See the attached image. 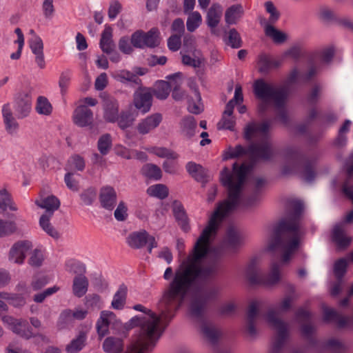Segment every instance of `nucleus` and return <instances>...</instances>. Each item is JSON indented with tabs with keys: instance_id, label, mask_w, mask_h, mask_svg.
<instances>
[{
	"instance_id": "f257e3e1",
	"label": "nucleus",
	"mask_w": 353,
	"mask_h": 353,
	"mask_svg": "<svg viewBox=\"0 0 353 353\" xmlns=\"http://www.w3.org/2000/svg\"><path fill=\"white\" fill-rule=\"evenodd\" d=\"M248 170V165L243 163L238 166L236 163L233 164L232 172L226 168L223 170L221 181L228 189V198L218 205L211 215L208 225L196 241L186 259L185 265H199L206 257L214 262H218L221 259V252L217 250L214 253L211 252L210 245L215 237L222 221L238 208H246L254 203V200L245 199L242 196L243 185Z\"/></svg>"
},
{
	"instance_id": "f03ea898",
	"label": "nucleus",
	"mask_w": 353,
	"mask_h": 353,
	"mask_svg": "<svg viewBox=\"0 0 353 353\" xmlns=\"http://www.w3.org/2000/svg\"><path fill=\"white\" fill-rule=\"evenodd\" d=\"M204 266L168 267L163 277L172 279L169 288L163 292L159 301V307L166 312H172L190 300L197 281L204 276L201 268ZM164 312V311H163ZM164 315L162 313V316Z\"/></svg>"
},
{
	"instance_id": "7ed1b4c3",
	"label": "nucleus",
	"mask_w": 353,
	"mask_h": 353,
	"mask_svg": "<svg viewBox=\"0 0 353 353\" xmlns=\"http://www.w3.org/2000/svg\"><path fill=\"white\" fill-rule=\"evenodd\" d=\"M275 243H270L262 252L252 255L251 265L264 262L266 252L272 251L276 246L281 248L279 262L290 263L294 253L301 245L303 232L297 218L282 220L278 224L276 231Z\"/></svg>"
},
{
	"instance_id": "20e7f679",
	"label": "nucleus",
	"mask_w": 353,
	"mask_h": 353,
	"mask_svg": "<svg viewBox=\"0 0 353 353\" xmlns=\"http://www.w3.org/2000/svg\"><path fill=\"white\" fill-rule=\"evenodd\" d=\"M269 129L270 123L267 121L261 123H248L245 128V138L249 141L257 139L259 141L251 144L248 149L236 145L230 150V157L236 158L246 154L254 161L271 159L274 156V151L268 137Z\"/></svg>"
},
{
	"instance_id": "39448f33",
	"label": "nucleus",
	"mask_w": 353,
	"mask_h": 353,
	"mask_svg": "<svg viewBox=\"0 0 353 353\" xmlns=\"http://www.w3.org/2000/svg\"><path fill=\"white\" fill-rule=\"evenodd\" d=\"M134 309L143 314L130 320L132 325L139 327L140 334L137 342L130 347L128 353H144L154 345L157 339L160 317L141 305H134Z\"/></svg>"
},
{
	"instance_id": "423d86ee",
	"label": "nucleus",
	"mask_w": 353,
	"mask_h": 353,
	"mask_svg": "<svg viewBox=\"0 0 353 353\" xmlns=\"http://www.w3.org/2000/svg\"><path fill=\"white\" fill-rule=\"evenodd\" d=\"M254 91L256 96L261 100L258 106V110L261 114L267 110L270 103H273L276 108L283 109L288 96L285 88L275 86L261 79L255 81ZM279 117L283 122L286 121V115L283 110H281Z\"/></svg>"
},
{
	"instance_id": "0eeeda50",
	"label": "nucleus",
	"mask_w": 353,
	"mask_h": 353,
	"mask_svg": "<svg viewBox=\"0 0 353 353\" xmlns=\"http://www.w3.org/2000/svg\"><path fill=\"white\" fill-rule=\"evenodd\" d=\"M32 98L30 92L22 91L17 94L14 100V110L19 119L29 116L32 111Z\"/></svg>"
},
{
	"instance_id": "6e6552de",
	"label": "nucleus",
	"mask_w": 353,
	"mask_h": 353,
	"mask_svg": "<svg viewBox=\"0 0 353 353\" xmlns=\"http://www.w3.org/2000/svg\"><path fill=\"white\" fill-rule=\"evenodd\" d=\"M32 248V243L28 240H20L12 244L8 252V261L10 263L22 264L26 257V253Z\"/></svg>"
},
{
	"instance_id": "1a4fd4ad",
	"label": "nucleus",
	"mask_w": 353,
	"mask_h": 353,
	"mask_svg": "<svg viewBox=\"0 0 353 353\" xmlns=\"http://www.w3.org/2000/svg\"><path fill=\"white\" fill-rule=\"evenodd\" d=\"M162 119L163 117L160 113L150 114L138 123L137 130L141 135L147 134L157 128Z\"/></svg>"
},
{
	"instance_id": "9d476101",
	"label": "nucleus",
	"mask_w": 353,
	"mask_h": 353,
	"mask_svg": "<svg viewBox=\"0 0 353 353\" xmlns=\"http://www.w3.org/2000/svg\"><path fill=\"white\" fill-rule=\"evenodd\" d=\"M2 117L6 131L10 135H15L19 130V124L13 115L9 103L2 107Z\"/></svg>"
},
{
	"instance_id": "9b49d317",
	"label": "nucleus",
	"mask_w": 353,
	"mask_h": 353,
	"mask_svg": "<svg viewBox=\"0 0 353 353\" xmlns=\"http://www.w3.org/2000/svg\"><path fill=\"white\" fill-rule=\"evenodd\" d=\"M72 119L73 122L79 127L89 126L93 123V113L88 106L81 105L74 110Z\"/></svg>"
},
{
	"instance_id": "f8f14e48",
	"label": "nucleus",
	"mask_w": 353,
	"mask_h": 353,
	"mask_svg": "<svg viewBox=\"0 0 353 353\" xmlns=\"http://www.w3.org/2000/svg\"><path fill=\"white\" fill-rule=\"evenodd\" d=\"M117 321L116 316L110 311H102L97 321L96 328L99 336L101 339L108 334L109 327Z\"/></svg>"
},
{
	"instance_id": "ddd939ff",
	"label": "nucleus",
	"mask_w": 353,
	"mask_h": 353,
	"mask_svg": "<svg viewBox=\"0 0 353 353\" xmlns=\"http://www.w3.org/2000/svg\"><path fill=\"white\" fill-rule=\"evenodd\" d=\"M332 240L339 250H345L350 245L352 238L345 234L342 223L336 224L332 232Z\"/></svg>"
},
{
	"instance_id": "4468645a",
	"label": "nucleus",
	"mask_w": 353,
	"mask_h": 353,
	"mask_svg": "<svg viewBox=\"0 0 353 353\" xmlns=\"http://www.w3.org/2000/svg\"><path fill=\"white\" fill-rule=\"evenodd\" d=\"M152 98V94L148 91L139 90L134 94L133 103L137 110L145 114L150 110Z\"/></svg>"
},
{
	"instance_id": "2eb2a0df",
	"label": "nucleus",
	"mask_w": 353,
	"mask_h": 353,
	"mask_svg": "<svg viewBox=\"0 0 353 353\" xmlns=\"http://www.w3.org/2000/svg\"><path fill=\"white\" fill-rule=\"evenodd\" d=\"M29 45L32 52L34 54L37 65L41 69L44 68L46 62L42 39L38 35H34L30 39Z\"/></svg>"
},
{
	"instance_id": "dca6fc26",
	"label": "nucleus",
	"mask_w": 353,
	"mask_h": 353,
	"mask_svg": "<svg viewBox=\"0 0 353 353\" xmlns=\"http://www.w3.org/2000/svg\"><path fill=\"white\" fill-rule=\"evenodd\" d=\"M99 201L103 208L112 210L117 203V192L111 186H104L101 188Z\"/></svg>"
},
{
	"instance_id": "f3484780",
	"label": "nucleus",
	"mask_w": 353,
	"mask_h": 353,
	"mask_svg": "<svg viewBox=\"0 0 353 353\" xmlns=\"http://www.w3.org/2000/svg\"><path fill=\"white\" fill-rule=\"evenodd\" d=\"M149 233L145 230L131 232L126 238V243L132 249H141L148 244Z\"/></svg>"
},
{
	"instance_id": "a211bd4d",
	"label": "nucleus",
	"mask_w": 353,
	"mask_h": 353,
	"mask_svg": "<svg viewBox=\"0 0 353 353\" xmlns=\"http://www.w3.org/2000/svg\"><path fill=\"white\" fill-rule=\"evenodd\" d=\"M3 321L8 327L16 334L26 339H29L32 336L31 332L26 330V323L23 321L15 319L11 316H4Z\"/></svg>"
},
{
	"instance_id": "6ab92c4d",
	"label": "nucleus",
	"mask_w": 353,
	"mask_h": 353,
	"mask_svg": "<svg viewBox=\"0 0 353 353\" xmlns=\"http://www.w3.org/2000/svg\"><path fill=\"white\" fill-rule=\"evenodd\" d=\"M223 13L222 6L218 3H212L206 14V23L211 29L212 33H215V28L220 23Z\"/></svg>"
},
{
	"instance_id": "aec40b11",
	"label": "nucleus",
	"mask_w": 353,
	"mask_h": 353,
	"mask_svg": "<svg viewBox=\"0 0 353 353\" xmlns=\"http://www.w3.org/2000/svg\"><path fill=\"white\" fill-rule=\"evenodd\" d=\"M88 314V311L85 309L77 307L74 311L65 310L60 314L58 325L62 329L65 327V324L71 322L73 319L81 320L83 319Z\"/></svg>"
},
{
	"instance_id": "412c9836",
	"label": "nucleus",
	"mask_w": 353,
	"mask_h": 353,
	"mask_svg": "<svg viewBox=\"0 0 353 353\" xmlns=\"http://www.w3.org/2000/svg\"><path fill=\"white\" fill-rule=\"evenodd\" d=\"M103 118L110 123H114L118 119L119 117V103L112 97L104 100L103 102Z\"/></svg>"
},
{
	"instance_id": "4be33fe9",
	"label": "nucleus",
	"mask_w": 353,
	"mask_h": 353,
	"mask_svg": "<svg viewBox=\"0 0 353 353\" xmlns=\"http://www.w3.org/2000/svg\"><path fill=\"white\" fill-rule=\"evenodd\" d=\"M112 77L116 81L123 83H130L132 85L139 86L141 84V79L132 72L127 70H119L112 73Z\"/></svg>"
},
{
	"instance_id": "5701e85b",
	"label": "nucleus",
	"mask_w": 353,
	"mask_h": 353,
	"mask_svg": "<svg viewBox=\"0 0 353 353\" xmlns=\"http://www.w3.org/2000/svg\"><path fill=\"white\" fill-rule=\"evenodd\" d=\"M179 126L181 134L187 139H191L197 132V123L192 116L183 117L179 123Z\"/></svg>"
},
{
	"instance_id": "b1692460",
	"label": "nucleus",
	"mask_w": 353,
	"mask_h": 353,
	"mask_svg": "<svg viewBox=\"0 0 353 353\" xmlns=\"http://www.w3.org/2000/svg\"><path fill=\"white\" fill-rule=\"evenodd\" d=\"M34 203L40 208L46 210V214L50 215H52L54 212L59 209L61 204L59 199L54 195L36 200Z\"/></svg>"
},
{
	"instance_id": "393cba45",
	"label": "nucleus",
	"mask_w": 353,
	"mask_h": 353,
	"mask_svg": "<svg viewBox=\"0 0 353 353\" xmlns=\"http://www.w3.org/2000/svg\"><path fill=\"white\" fill-rule=\"evenodd\" d=\"M100 48L104 53L111 54L114 50L115 45L112 40V29L105 26L100 40Z\"/></svg>"
},
{
	"instance_id": "a878e982",
	"label": "nucleus",
	"mask_w": 353,
	"mask_h": 353,
	"mask_svg": "<svg viewBox=\"0 0 353 353\" xmlns=\"http://www.w3.org/2000/svg\"><path fill=\"white\" fill-rule=\"evenodd\" d=\"M243 6L240 4H234L230 6L225 12V21L228 25L237 23L243 14Z\"/></svg>"
},
{
	"instance_id": "bb28decb",
	"label": "nucleus",
	"mask_w": 353,
	"mask_h": 353,
	"mask_svg": "<svg viewBox=\"0 0 353 353\" xmlns=\"http://www.w3.org/2000/svg\"><path fill=\"white\" fill-rule=\"evenodd\" d=\"M123 348V343L120 338L109 336L103 343V350L106 353H120Z\"/></svg>"
},
{
	"instance_id": "cd10ccee",
	"label": "nucleus",
	"mask_w": 353,
	"mask_h": 353,
	"mask_svg": "<svg viewBox=\"0 0 353 353\" xmlns=\"http://www.w3.org/2000/svg\"><path fill=\"white\" fill-rule=\"evenodd\" d=\"M186 169L188 173L199 181H203L210 176L208 172L204 168L194 162L188 163Z\"/></svg>"
},
{
	"instance_id": "c85d7f7f",
	"label": "nucleus",
	"mask_w": 353,
	"mask_h": 353,
	"mask_svg": "<svg viewBox=\"0 0 353 353\" xmlns=\"http://www.w3.org/2000/svg\"><path fill=\"white\" fill-rule=\"evenodd\" d=\"M19 231L17 222L14 220L0 219V239L12 236Z\"/></svg>"
},
{
	"instance_id": "c756f323",
	"label": "nucleus",
	"mask_w": 353,
	"mask_h": 353,
	"mask_svg": "<svg viewBox=\"0 0 353 353\" xmlns=\"http://www.w3.org/2000/svg\"><path fill=\"white\" fill-rule=\"evenodd\" d=\"M8 210L16 212L18 207L13 201L10 194L6 189L0 190V213L4 212Z\"/></svg>"
},
{
	"instance_id": "7c9ffc66",
	"label": "nucleus",
	"mask_w": 353,
	"mask_h": 353,
	"mask_svg": "<svg viewBox=\"0 0 353 353\" xmlns=\"http://www.w3.org/2000/svg\"><path fill=\"white\" fill-rule=\"evenodd\" d=\"M173 213L181 228L184 231H188L189 230L188 219L183 207L180 203H174Z\"/></svg>"
},
{
	"instance_id": "2f4dec72",
	"label": "nucleus",
	"mask_w": 353,
	"mask_h": 353,
	"mask_svg": "<svg viewBox=\"0 0 353 353\" xmlns=\"http://www.w3.org/2000/svg\"><path fill=\"white\" fill-rule=\"evenodd\" d=\"M299 164L297 154L296 153H288L286 157V163L282 167L281 173L283 175H288L296 172Z\"/></svg>"
},
{
	"instance_id": "473e14b6",
	"label": "nucleus",
	"mask_w": 353,
	"mask_h": 353,
	"mask_svg": "<svg viewBox=\"0 0 353 353\" xmlns=\"http://www.w3.org/2000/svg\"><path fill=\"white\" fill-rule=\"evenodd\" d=\"M168 80L169 82L161 81L156 85L154 96L157 99L163 100L168 97L172 86H174L173 79Z\"/></svg>"
},
{
	"instance_id": "72a5a7b5",
	"label": "nucleus",
	"mask_w": 353,
	"mask_h": 353,
	"mask_svg": "<svg viewBox=\"0 0 353 353\" xmlns=\"http://www.w3.org/2000/svg\"><path fill=\"white\" fill-rule=\"evenodd\" d=\"M138 114L135 112L125 111L121 112L120 116L118 117V119L116 121L118 123V125L122 130H125L128 128L131 127Z\"/></svg>"
},
{
	"instance_id": "f704fd0d",
	"label": "nucleus",
	"mask_w": 353,
	"mask_h": 353,
	"mask_svg": "<svg viewBox=\"0 0 353 353\" xmlns=\"http://www.w3.org/2000/svg\"><path fill=\"white\" fill-rule=\"evenodd\" d=\"M52 215L48 214H44L41 216L39 219V225L41 228L50 236L57 239L59 238V233L56 230L55 228L50 223V219Z\"/></svg>"
},
{
	"instance_id": "c9c22d12",
	"label": "nucleus",
	"mask_w": 353,
	"mask_h": 353,
	"mask_svg": "<svg viewBox=\"0 0 353 353\" xmlns=\"http://www.w3.org/2000/svg\"><path fill=\"white\" fill-rule=\"evenodd\" d=\"M86 335L84 333H80L75 339L67 345L65 350L68 353H77L85 346Z\"/></svg>"
},
{
	"instance_id": "e433bc0d",
	"label": "nucleus",
	"mask_w": 353,
	"mask_h": 353,
	"mask_svg": "<svg viewBox=\"0 0 353 353\" xmlns=\"http://www.w3.org/2000/svg\"><path fill=\"white\" fill-rule=\"evenodd\" d=\"M35 110L39 114L48 116L52 112V106L46 97L39 96L37 99Z\"/></svg>"
},
{
	"instance_id": "4c0bfd02",
	"label": "nucleus",
	"mask_w": 353,
	"mask_h": 353,
	"mask_svg": "<svg viewBox=\"0 0 353 353\" xmlns=\"http://www.w3.org/2000/svg\"><path fill=\"white\" fill-rule=\"evenodd\" d=\"M127 294V288L122 285L114 295L112 307L116 310L122 309L124 306Z\"/></svg>"
},
{
	"instance_id": "58836bf2",
	"label": "nucleus",
	"mask_w": 353,
	"mask_h": 353,
	"mask_svg": "<svg viewBox=\"0 0 353 353\" xmlns=\"http://www.w3.org/2000/svg\"><path fill=\"white\" fill-rule=\"evenodd\" d=\"M227 237L228 243L234 248L241 245L245 241L243 235L234 227H230L228 229Z\"/></svg>"
},
{
	"instance_id": "ea45409f",
	"label": "nucleus",
	"mask_w": 353,
	"mask_h": 353,
	"mask_svg": "<svg viewBox=\"0 0 353 353\" xmlns=\"http://www.w3.org/2000/svg\"><path fill=\"white\" fill-rule=\"evenodd\" d=\"M88 283L84 276L75 277L73 282V292L75 296L81 297L88 290Z\"/></svg>"
},
{
	"instance_id": "a19ab883",
	"label": "nucleus",
	"mask_w": 353,
	"mask_h": 353,
	"mask_svg": "<svg viewBox=\"0 0 353 353\" xmlns=\"http://www.w3.org/2000/svg\"><path fill=\"white\" fill-rule=\"evenodd\" d=\"M194 99H189L188 110L192 114H199L203 110V105L201 103V97L198 90H194Z\"/></svg>"
},
{
	"instance_id": "79ce46f5",
	"label": "nucleus",
	"mask_w": 353,
	"mask_h": 353,
	"mask_svg": "<svg viewBox=\"0 0 353 353\" xmlns=\"http://www.w3.org/2000/svg\"><path fill=\"white\" fill-rule=\"evenodd\" d=\"M265 34L270 37L274 43H282L285 42L288 36L284 32L276 29L271 25H267L265 29Z\"/></svg>"
},
{
	"instance_id": "37998d69",
	"label": "nucleus",
	"mask_w": 353,
	"mask_h": 353,
	"mask_svg": "<svg viewBox=\"0 0 353 353\" xmlns=\"http://www.w3.org/2000/svg\"><path fill=\"white\" fill-rule=\"evenodd\" d=\"M141 172L146 177L154 180H159L162 176L160 168L152 163H148L143 165Z\"/></svg>"
},
{
	"instance_id": "c03bdc74",
	"label": "nucleus",
	"mask_w": 353,
	"mask_h": 353,
	"mask_svg": "<svg viewBox=\"0 0 353 353\" xmlns=\"http://www.w3.org/2000/svg\"><path fill=\"white\" fill-rule=\"evenodd\" d=\"M147 193L150 196L163 199L168 195V189L166 185L159 183L150 186L147 189Z\"/></svg>"
},
{
	"instance_id": "a18cd8bd",
	"label": "nucleus",
	"mask_w": 353,
	"mask_h": 353,
	"mask_svg": "<svg viewBox=\"0 0 353 353\" xmlns=\"http://www.w3.org/2000/svg\"><path fill=\"white\" fill-rule=\"evenodd\" d=\"M202 23V17L201 14L197 12H192L189 13V15L186 21L187 30L192 32L196 28H198Z\"/></svg>"
},
{
	"instance_id": "49530a36",
	"label": "nucleus",
	"mask_w": 353,
	"mask_h": 353,
	"mask_svg": "<svg viewBox=\"0 0 353 353\" xmlns=\"http://www.w3.org/2000/svg\"><path fill=\"white\" fill-rule=\"evenodd\" d=\"M182 62L184 65L197 68L201 66V64L203 63V58L201 55L200 52L198 51L194 54V57L183 54L182 56Z\"/></svg>"
},
{
	"instance_id": "de8ad7c7",
	"label": "nucleus",
	"mask_w": 353,
	"mask_h": 353,
	"mask_svg": "<svg viewBox=\"0 0 353 353\" xmlns=\"http://www.w3.org/2000/svg\"><path fill=\"white\" fill-rule=\"evenodd\" d=\"M112 137L109 134H103L99 139L97 148L102 155H106L112 147Z\"/></svg>"
},
{
	"instance_id": "09e8293b",
	"label": "nucleus",
	"mask_w": 353,
	"mask_h": 353,
	"mask_svg": "<svg viewBox=\"0 0 353 353\" xmlns=\"http://www.w3.org/2000/svg\"><path fill=\"white\" fill-rule=\"evenodd\" d=\"M159 31L157 28H152L147 33H144L145 46L153 48L160 42Z\"/></svg>"
},
{
	"instance_id": "8fccbe9b",
	"label": "nucleus",
	"mask_w": 353,
	"mask_h": 353,
	"mask_svg": "<svg viewBox=\"0 0 353 353\" xmlns=\"http://www.w3.org/2000/svg\"><path fill=\"white\" fill-rule=\"evenodd\" d=\"M168 79H173L174 86H172V88L173 89L172 97L175 100H181L184 96V92L179 89V87L181 84L180 74H175L170 75V76L168 77Z\"/></svg>"
},
{
	"instance_id": "3c124183",
	"label": "nucleus",
	"mask_w": 353,
	"mask_h": 353,
	"mask_svg": "<svg viewBox=\"0 0 353 353\" xmlns=\"http://www.w3.org/2000/svg\"><path fill=\"white\" fill-rule=\"evenodd\" d=\"M150 152L154 154L159 157L168 159H176L178 154L174 152L165 148L155 147L148 150Z\"/></svg>"
},
{
	"instance_id": "603ef678",
	"label": "nucleus",
	"mask_w": 353,
	"mask_h": 353,
	"mask_svg": "<svg viewBox=\"0 0 353 353\" xmlns=\"http://www.w3.org/2000/svg\"><path fill=\"white\" fill-rule=\"evenodd\" d=\"M14 32L17 35L15 43L18 44V50L16 52L11 54L10 58L14 60L19 59L21 55L22 49L24 45V36L19 28L15 29Z\"/></svg>"
},
{
	"instance_id": "864d4df0",
	"label": "nucleus",
	"mask_w": 353,
	"mask_h": 353,
	"mask_svg": "<svg viewBox=\"0 0 353 353\" xmlns=\"http://www.w3.org/2000/svg\"><path fill=\"white\" fill-rule=\"evenodd\" d=\"M68 165L70 169H74L78 171L83 170L85 165L83 157L78 154L72 156L68 160Z\"/></svg>"
},
{
	"instance_id": "5fc2aeb1",
	"label": "nucleus",
	"mask_w": 353,
	"mask_h": 353,
	"mask_svg": "<svg viewBox=\"0 0 353 353\" xmlns=\"http://www.w3.org/2000/svg\"><path fill=\"white\" fill-rule=\"evenodd\" d=\"M97 191L94 188H90L84 190L80 194L83 203L85 205H90L96 199Z\"/></svg>"
},
{
	"instance_id": "6e6d98bb",
	"label": "nucleus",
	"mask_w": 353,
	"mask_h": 353,
	"mask_svg": "<svg viewBox=\"0 0 353 353\" xmlns=\"http://www.w3.org/2000/svg\"><path fill=\"white\" fill-rule=\"evenodd\" d=\"M45 254L41 249H34L30 255V265H41L45 261Z\"/></svg>"
},
{
	"instance_id": "4d7b16f0",
	"label": "nucleus",
	"mask_w": 353,
	"mask_h": 353,
	"mask_svg": "<svg viewBox=\"0 0 353 353\" xmlns=\"http://www.w3.org/2000/svg\"><path fill=\"white\" fill-rule=\"evenodd\" d=\"M227 43L234 48H239L241 47V37L234 28L230 30L228 32Z\"/></svg>"
},
{
	"instance_id": "13d9d810",
	"label": "nucleus",
	"mask_w": 353,
	"mask_h": 353,
	"mask_svg": "<svg viewBox=\"0 0 353 353\" xmlns=\"http://www.w3.org/2000/svg\"><path fill=\"white\" fill-rule=\"evenodd\" d=\"M268 321L280 334H282L286 330V325L278 318L274 316L272 313L268 315Z\"/></svg>"
},
{
	"instance_id": "bf43d9fd",
	"label": "nucleus",
	"mask_w": 353,
	"mask_h": 353,
	"mask_svg": "<svg viewBox=\"0 0 353 353\" xmlns=\"http://www.w3.org/2000/svg\"><path fill=\"white\" fill-rule=\"evenodd\" d=\"M122 5L118 0H111L108 8V17L113 20L121 12Z\"/></svg>"
},
{
	"instance_id": "052dcab7",
	"label": "nucleus",
	"mask_w": 353,
	"mask_h": 353,
	"mask_svg": "<svg viewBox=\"0 0 353 353\" xmlns=\"http://www.w3.org/2000/svg\"><path fill=\"white\" fill-rule=\"evenodd\" d=\"M70 79L71 75L69 71H64L61 74L59 80V86L61 94H63L66 92Z\"/></svg>"
},
{
	"instance_id": "680f3d73",
	"label": "nucleus",
	"mask_w": 353,
	"mask_h": 353,
	"mask_svg": "<svg viewBox=\"0 0 353 353\" xmlns=\"http://www.w3.org/2000/svg\"><path fill=\"white\" fill-rule=\"evenodd\" d=\"M128 208L123 201H121L117 205L114 215L115 219L119 221H123L127 219L128 216Z\"/></svg>"
},
{
	"instance_id": "e2e57ef3",
	"label": "nucleus",
	"mask_w": 353,
	"mask_h": 353,
	"mask_svg": "<svg viewBox=\"0 0 353 353\" xmlns=\"http://www.w3.org/2000/svg\"><path fill=\"white\" fill-rule=\"evenodd\" d=\"M64 181L68 188L74 192L78 191L79 181L74 178L73 172H67L64 176Z\"/></svg>"
},
{
	"instance_id": "0e129e2a",
	"label": "nucleus",
	"mask_w": 353,
	"mask_h": 353,
	"mask_svg": "<svg viewBox=\"0 0 353 353\" xmlns=\"http://www.w3.org/2000/svg\"><path fill=\"white\" fill-rule=\"evenodd\" d=\"M131 43L135 48H144L145 46L144 32L137 31L132 34Z\"/></svg>"
},
{
	"instance_id": "69168bd1",
	"label": "nucleus",
	"mask_w": 353,
	"mask_h": 353,
	"mask_svg": "<svg viewBox=\"0 0 353 353\" xmlns=\"http://www.w3.org/2000/svg\"><path fill=\"white\" fill-rule=\"evenodd\" d=\"M266 11L270 14V21L274 23L279 18V12L271 1L265 3Z\"/></svg>"
},
{
	"instance_id": "338daca9",
	"label": "nucleus",
	"mask_w": 353,
	"mask_h": 353,
	"mask_svg": "<svg viewBox=\"0 0 353 353\" xmlns=\"http://www.w3.org/2000/svg\"><path fill=\"white\" fill-rule=\"evenodd\" d=\"M115 154L125 159H131L133 158V150H129L121 145H117L114 148Z\"/></svg>"
},
{
	"instance_id": "774afa93",
	"label": "nucleus",
	"mask_w": 353,
	"mask_h": 353,
	"mask_svg": "<svg viewBox=\"0 0 353 353\" xmlns=\"http://www.w3.org/2000/svg\"><path fill=\"white\" fill-rule=\"evenodd\" d=\"M181 36L178 34L172 35L168 40V46L172 51H177L181 45Z\"/></svg>"
}]
</instances>
